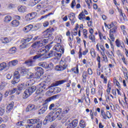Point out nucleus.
Segmentation results:
<instances>
[{"mask_svg":"<svg viewBox=\"0 0 128 128\" xmlns=\"http://www.w3.org/2000/svg\"><path fill=\"white\" fill-rule=\"evenodd\" d=\"M28 74V69H19L18 70L14 72V78L12 81V84H18L20 80V74L24 76V74Z\"/></svg>","mask_w":128,"mask_h":128,"instance_id":"1","label":"nucleus"},{"mask_svg":"<svg viewBox=\"0 0 128 128\" xmlns=\"http://www.w3.org/2000/svg\"><path fill=\"white\" fill-rule=\"evenodd\" d=\"M26 124V128H42V122L38 118L30 119L27 120Z\"/></svg>","mask_w":128,"mask_h":128,"instance_id":"2","label":"nucleus"},{"mask_svg":"<svg viewBox=\"0 0 128 128\" xmlns=\"http://www.w3.org/2000/svg\"><path fill=\"white\" fill-rule=\"evenodd\" d=\"M38 52L36 54L33 56V60H46V56H44V54L46 52V48H41L38 50Z\"/></svg>","mask_w":128,"mask_h":128,"instance_id":"3","label":"nucleus"},{"mask_svg":"<svg viewBox=\"0 0 128 128\" xmlns=\"http://www.w3.org/2000/svg\"><path fill=\"white\" fill-rule=\"evenodd\" d=\"M105 26H106L110 30V34H116L118 32V26H116V22H112V24H106L104 23ZM111 28V29H110Z\"/></svg>","mask_w":128,"mask_h":128,"instance_id":"4","label":"nucleus"},{"mask_svg":"<svg viewBox=\"0 0 128 128\" xmlns=\"http://www.w3.org/2000/svg\"><path fill=\"white\" fill-rule=\"evenodd\" d=\"M36 90V86H34L28 88L25 90L24 94H23L24 98H28V96H30V94H32V93L34 92Z\"/></svg>","mask_w":128,"mask_h":128,"instance_id":"5","label":"nucleus"},{"mask_svg":"<svg viewBox=\"0 0 128 128\" xmlns=\"http://www.w3.org/2000/svg\"><path fill=\"white\" fill-rule=\"evenodd\" d=\"M54 31V28H48L44 32V36L46 38H48L49 40L51 41L54 40V37L52 36V32Z\"/></svg>","mask_w":128,"mask_h":128,"instance_id":"6","label":"nucleus"},{"mask_svg":"<svg viewBox=\"0 0 128 128\" xmlns=\"http://www.w3.org/2000/svg\"><path fill=\"white\" fill-rule=\"evenodd\" d=\"M62 108H58L54 112H52L54 118H57L58 120H60L64 116V114L62 112Z\"/></svg>","mask_w":128,"mask_h":128,"instance_id":"7","label":"nucleus"},{"mask_svg":"<svg viewBox=\"0 0 128 128\" xmlns=\"http://www.w3.org/2000/svg\"><path fill=\"white\" fill-rule=\"evenodd\" d=\"M56 118L54 117V113H52V112H50L44 121V124H46V122H54Z\"/></svg>","mask_w":128,"mask_h":128,"instance_id":"8","label":"nucleus"},{"mask_svg":"<svg viewBox=\"0 0 128 128\" xmlns=\"http://www.w3.org/2000/svg\"><path fill=\"white\" fill-rule=\"evenodd\" d=\"M37 88H38V90L36 92V94H40V92H42L44 90H46L48 88H46V86L44 84V82H42L37 86Z\"/></svg>","mask_w":128,"mask_h":128,"instance_id":"9","label":"nucleus"},{"mask_svg":"<svg viewBox=\"0 0 128 128\" xmlns=\"http://www.w3.org/2000/svg\"><path fill=\"white\" fill-rule=\"evenodd\" d=\"M53 50H56L58 52H62L64 54V46H62L60 44H56Z\"/></svg>","mask_w":128,"mask_h":128,"instance_id":"10","label":"nucleus"},{"mask_svg":"<svg viewBox=\"0 0 128 128\" xmlns=\"http://www.w3.org/2000/svg\"><path fill=\"white\" fill-rule=\"evenodd\" d=\"M68 82V80L66 79L56 81L55 82V83H53L51 85V86H49L48 87V88H50L54 87V86H60V84H64V82Z\"/></svg>","mask_w":128,"mask_h":128,"instance_id":"11","label":"nucleus"},{"mask_svg":"<svg viewBox=\"0 0 128 128\" xmlns=\"http://www.w3.org/2000/svg\"><path fill=\"white\" fill-rule=\"evenodd\" d=\"M38 14L36 12H33L30 14H28L25 18L28 21L32 20H34L36 16Z\"/></svg>","mask_w":128,"mask_h":128,"instance_id":"12","label":"nucleus"},{"mask_svg":"<svg viewBox=\"0 0 128 128\" xmlns=\"http://www.w3.org/2000/svg\"><path fill=\"white\" fill-rule=\"evenodd\" d=\"M36 70V76H41L44 74V70L40 67H36L35 68Z\"/></svg>","mask_w":128,"mask_h":128,"instance_id":"13","label":"nucleus"},{"mask_svg":"<svg viewBox=\"0 0 128 128\" xmlns=\"http://www.w3.org/2000/svg\"><path fill=\"white\" fill-rule=\"evenodd\" d=\"M116 46L117 48H124V44L123 42H120V39H116L115 42Z\"/></svg>","mask_w":128,"mask_h":128,"instance_id":"14","label":"nucleus"},{"mask_svg":"<svg viewBox=\"0 0 128 128\" xmlns=\"http://www.w3.org/2000/svg\"><path fill=\"white\" fill-rule=\"evenodd\" d=\"M48 40L44 39L38 42L37 44L38 46V47L39 46L40 48L41 46H46V44H48Z\"/></svg>","mask_w":128,"mask_h":128,"instance_id":"15","label":"nucleus"},{"mask_svg":"<svg viewBox=\"0 0 128 128\" xmlns=\"http://www.w3.org/2000/svg\"><path fill=\"white\" fill-rule=\"evenodd\" d=\"M60 64L62 66H63V68L65 67L66 68H68V64H66V58H62V59L60 61Z\"/></svg>","mask_w":128,"mask_h":128,"instance_id":"16","label":"nucleus"},{"mask_svg":"<svg viewBox=\"0 0 128 128\" xmlns=\"http://www.w3.org/2000/svg\"><path fill=\"white\" fill-rule=\"evenodd\" d=\"M34 61L32 60H28L24 62L25 64L28 66H34Z\"/></svg>","mask_w":128,"mask_h":128,"instance_id":"17","label":"nucleus"},{"mask_svg":"<svg viewBox=\"0 0 128 128\" xmlns=\"http://www.w3.org/2000/svg\"><path fill=\"white\" fill-rule=\"evenodd\" d=\"M32 28H34L32 24H29L23 28V31L24 32H28L32 30Z\"/></svg>","mask_w":128,"mask_h":128,"instance_id":"18","label":"nucleus"},{"mask_svg":"<svg viewBox=\"0 0 128 128\" xmlns=\"http://www.w3.org/2000/svg\"><path fill=\"white\" fill-rule=\"evenodd\" d=\"M82 82L83 84L86 82V78H88V72H84L82 73Z\"/></svg>","mask_w":128,"mask_h":128,"instance_id":"19","label":"nucleus"},{"mask_svg":"<svg viewBox=\"0 0 128 128\" xmlns=\"http://www.w3.org/2000/svg\"><path fill=\"white\" fill-rule=\"evenodd\" d=\"M12 17L8 15L4 18V22H6V24H8V22H12Z\"/></svg>","mask_w":128,"mask_h":128,"instance_id":"20","label":"nucleus"},{"mask_svg":"<svg viewBox=\"0 0 128 128\" xmlns=\"http://www.w3.org/2000/svg\"><path fill=\"white\" fill-rule=\"evenodd\" d=\"M11 26H13V28H17V26H20V21L16 20H13L11 22Z\"/></svg>","mask_w":128,"mask_h":128,"instance_id":"21","label":"nucleus"},{"mask_svg":"<svg viewBox=\"0 0 128 128\" xmlns=\"http://www.w3.org/2000/svg\"><path fill=\"white\" fill-rule=\"evenodd\" d=\"M30 46V43H26L24 40H22V44L20 45L22 48H28Z\"/></svg>","mask_w":128,"mask_h":128,"instance_id":"22","label":"nucleus"},{"mask_svg":"<svg viewBox=\"0 0 128 128\" xmlns=\"http://www.w3.org/2000/svg\"><path fill=\"white\" fill-rule=\"evenodd\" d=\"M13 108H14V102H12L6 107V112H10V110H12Z\"/></svg>","mask_w":128,"mask_h":128,"instance_id":"23","label":"nucleus"},{"mask_svg":"<svg viewBox=\"0 0 128 128\" xmlns=\"http://www.w3.org/2000/svg\"><path fill=\"white\" fill-rule=\"evenodd\" d=\"M62 36L60 35H58L56 36L54 39V42L57 44H60L62 42Z\"/></svg>","mask_w":128,"mask_h":128,"instance_id":"24","label":"nucleus"},{"mask_svg":"<svg viewBox=\"0 0 128 128\" xmlns=\"http://www.w3.org/2000/svg\"><path fill=\"white\" fill-rule=\"evenodd\" d=\"M36 110L34 105L30 104L26 108V112H31V110Z\"/></svg>","mask_w":128,"mask_h":128,"instance_id":"25","label":"nucleus"},{"mask_svg":"<svg viewBox=\"0 0 128 128\" xmlns=\"http://www.w3.org/2000/svg\"><path fill=\"white\" fill-rule=\"evenodd\" d=\"M55 70L57 72H60V70H64L66 67L62 66V65H58L55 67Z\"/></svg>","mask_w":128,"mask_h":128,"instance_id":"26","label":"nucleus"},{"mask_svg":"<svg viewBox=\"0 0 128 128\" xmlns=\"http://www.w3.org/2000/svg\"><path fill=\"white\" fill-rule=\"evenodd\" d=\"M68 18L70 20H76V14H74V12H70L68 14Z\"/></svg>","mask_w":128,"mask_h":128,"instance_id":"27","label":"nucleus"},{"mask_svg":"<svg viewBox=\"0 0 128 128\" xmlns=\"http://www.w3.org/2000/svg\"><path fill=\"white\" fill-rule=\"evenodd\" d=\"M46 110H48V107L46 106H44L38 110V114H44V112Z\"/></svg>","mask_w":128,"mask_h":128,"instance_id":"28","label":"nucleus"},{"mask_svg":"<svg viewBox=\"0 0 128 128\" xmlns=\"http://www.w3.org/2000/svg\"><path fill=\"white\" fill-rule=\"evenodd\" d=\"M26 86H24V84H20L16 88V89H17V90L18 92V90L20 91V90H26Z\"/></svg>","mask_w":128,"mask_h":128,"instance_id":"29","label":"nucleus"},{"mask_svg":"<svg viewBox=\"0 0 128 128\" xmlns=\"http://www.w3.org/2000/svg\"><path fill=\"white\" fill-rule=\"evenodd\" d=\"M78 18L80 20H82L84 18H86V14L84 12H81L78 16Z\"/></svg>","mask_w":128,"mask_h":128,"instance_id":"30","label":"nucleus"},{"mask_svg":"<svg viewBox=\"0 0 128 128\" xmlns=\"http://www.w3.org/2000/svg\"><path fill=\"white\" fill-rule=\"evenodd\" d=\"M18 10L20 12H26V6H21L18 8Z\"/></svg>","mask_w":128,"mask_h":128,"instance_id":"31","label":"nucleus"},{"mask_svg":"<svg viewBox=\"0 0 128 128\" xmlns=\"http://www.w3.org/2000/svg\"><path fill=\"white\" fill-rule=\"evenodd\" d=\"M7 67L8 65L6 64V63L3 62L0 64V70H4Z\"/></svg>","mask_w":128,"mask_h":128,"instance_id":"32","label":"nucleus"},{"mask_svg":"<svg viewBox=\"0 0 128 128\" xmlns=\"http://www.w3.org/2000/svg\"><path fill=\"white\" fill-rule=\"evenodd\" d=\"M38 66H42V68H48V64H46V62H40Z\"/></svg>","mask_w":128,"mask_h":128,"instance_id":"33","label":"nucleus"},{"mask_svg":"<svg viewBox=\"0 0 128 128\" xmlns=\"http://www.w3.org/2000/svg\"><path fill=\"white\" fill-rule=\"evenodd\" d=\"M71 72H72L74 74H78V67L77 66L76 67H74L71 69Z\"/></svg>","mask_w":128,"mask_h":128,"instance_id":"34","label":"nucleus"},{"mask_svg":"<svg viewBox=\"0 0 128 128\" xmlns=\"http://www.w3.org/2000/svg\"><path fill=\"white\" fill-rule=\"evenodd\" d=\"M60 90H62V89H60V88L58 87L54 88L53 90L54 94H58L59 92H60Z\"/></svg>","mask_w":128,"mask_h":128,"instance_id":"35","label":"nucleus"},{"mask_svg":"<svg viewBox=\"0 0 128 128\" xmlns=\"http://www.w3.org/2000/svg\"><path fill=\"white\" fill-rule=\"evenodd\" d=\"M80 128H86V122L83 120H82L80 122Z\"/></svg>","mask_w":128,"mask_h":128,"instance_id":"36","label":"nucleus"},{"mask_svg":"<svg viewBox=\"0 0 128 128\" xmlns=\"http://www.w3.org/2000/svg\"><path fill=\"white\" fill-rule=\"evenodd\" d=\"M90 54L92 56V58H96V51L94 50V48H91L90 49Z\"/></svg>","mask_w":128,"mask_h":128,"instance_id":"37","label":"nucleus"},{"mask_svg":"<svg viewBox=\"0 0 128 128\" xmlns=\"http://www.w3.org/2000/svg\"><path fill=\"white\" fill-rule=\"evenodd\" d=\"M18 60H12L9 62V66H16V64H18Z\"/></svg>","mask_w":128,"mask_h":128,"instance_id":"38","label":"nucleus"},{"mask_svg":"<svg viewBox=\"0 0 128 128\" xmlns=\"http://www.w3.org/2000/svg\"><path fill=\"white\" fill-rule=\"evenodd\" d=\"M52 14H54V12H50L48 13V14L42 16L40 18V20H43V18H46L48 16H52Z\"/></svg>","mask_w":128,"mask_h":128,"instance_id":"39","label":"nucleus"},{"mask_svg":"<svg viewBox=\"0 0 128 128\" xmlns=\"http://www.w3.org/2000/svg\"><path fill=\"white\" fill-rule=\"evenodd\" d=\"M68 112H70V108L68 106H66L64 109L62 114H63V116H64V114H68Z\"/></svg>","mask_w":128,"mask_h":128,"instance_id":"40","label":"nucleus"},{"mask_svg":"<svg viewBox=\"0 0 128 128\" xmlns=\"http://www.w3.org/2000/svg\"><path fill=\"white\" fill-rule=\"evenodd\" d=\"M16 48L14 47H13L9 50V54H16Z\"/></svg>","mask_w":128,"mask_h":128,"instance_id":"41","label":"nucleus"},{"mask_svg":"<svg viewBox=\"0 0 128 128\" xmlns=\"http://www.w3.org/2000/svg\"><path fill=\"white\" fill-rule=\"evenodd\" d=\"M101 114L104 120H106L107 118V116L106 114V112H104V110H101Z\"/></svg>","mask_w":128,"mask_h":128,"instance_id":"42","label":"nucleus"},{"mask_svg":"<svg viewBox=\"0 0 128 128\" xmlns=\"http://www.w3.org/2000/svg\"><path fill=\"white\" fill-rule=\"evenodd\" d=\"M28 50H30V54H36V50L34 48H30L28 49Z\"/></svg>","mask_w":128,"mask_h":128,"instance_id":"43","label":"nucleus"},{"mask_svg":"<svg viewBox=\"0 0 128 128\" xmlns=\"http://www.w3.org/2000/svg\"><path fill=\"white\" fill-rule=\"evenodd\" d=\"M89 39L92 40V42H96V38L94 37V35L90 34L89 36Z\"/></svg>","mask_w":128,"mask_h":128,"instance_id":"44","label":"nucleus"},{"mask_svg":"<svg viewBox=\"0 0 128 128\" xmlns=\"http://www.w3.org/2000/svg\"><path fill=\"white\" fill-rule=\"evenodd\" d=\"M78 121L76 120H74L72 122V123H71L72 125V126H74V128H76V126H78Z\"/></svg>","mask_w":128,"mask_h":128,"instance_id":"45","label":"nucleus"},{"mask_svg":"<svg viewBox=\"0 0 128 128\" xmlns=\"http://www.w3.org/2000/svg\"><path fill=\"white\" fill-rule=\"evenodd\" d=\"M6 112L4 107H0V116H3Z\"/></svg>","mask_w":128,"mask_h":128,"instance_id":"46","label":"nucleus"},{"mask_svg":"<svg viewBox=\"0 0 128 128\" xmlns=\"http://www.w3.org/2000/svg\"><path fill=\"white\" fill-rule=\"evenodd\" d=\"M27 78H34V74L29 72H28V74H27V76H26Z\"/></svg>","mask_w":128,"mask_h":128,"instance_id":"47","label":"nucleus"},{"mask_svg":"<svg viewBox=\"0 0 128 128\" xmlns=\"http://www.w3.org/2000/svg\"><path fill=\"white\" fill-rule=\"evenodd\" d=\"M42 26V25L41 24H38L34 26V28L36 30H40Z\"/></svg>","mask_w":128,"mask_h":128,"instance_id":"48","label":"nucleus"},{"mask_svg":"<svg viewBox=\"0 0 128 128\" xmlns=\"http://www.w3.org/2000/svg\"><path fill=\"white\" fill-rule=\"evenodd\" d=\"M48 70H52L54 68V64L50 63L49 64H47V68Z\"/></svg>","mask_w":128,"mask_h":128,"instance_id":"49","label":"nucleus"},{"mask_svg":"<svg viewBox=\"0 0 128 128\" xmlns=\"http://www.w3.org/2000/svg\"><path fill=\"white\" fill-rule=\"evenodd\" d=\"M16 91L18 92V89L16 88H14L13 89L9 90L10 94H14Z\"/></svg>","mask_w":128,"mask_h":128,"instance_id":"50","label":"nucleus"},{"mask_svg":"<svg viewBox=\"0 0 128 128\" xmlns=\"http://www.w3.org/2000/svg\"><path fill=\"white\" fill-rule=\"evenodd\" d=\"M62 52H55L54 53V56H56V58H60V56H62Z\"/></svg>","mask_w":128,"mask_h":128,"instance_id":"51","label":"nucleus"},{"mask_svg":"<svg viewBox=\"0 0 128 128\" xmlns=\"http://www.w3.org/2000/svg\"><path fill=\"white\" fill-rule=\"evenodd\" d=\"M98 34L100 40H102V38H104V40H106V36H104L102 32H99Z\"/></svg>","mask_w":128,"mask_h":128,"instance_id":"52","label":"nucleus"},{"mask_svg":"<svg viewBox=\"0 0 128 128\" xmlns=\"http://www.w3.org/2000/svg\"><path fill=\"white\" fill-rule=\"evenodd\" d=\"M102 56V58L104 62H108V57L106 55V53H101Z\"/></svg>","mask_w":128,"mask_h":128,"instance_id":"53","label":"nucleus"},{"mask_svg":"<svg viewBox=\"0 0 128 128\" xmlns=\"http://www.w3.org/2000/svg\"><path fill=\"white\" fill-rule=\"evenodd\" d=\"M54 52L50 50L48 54V58H52L54 56Z\"/></svg>","mask_w":128,"mask_h":128,"instance_id":"54","label":"nucleus"},{"mask_svg":"<svg viewBox=\"0 0 128 128\" xmlns=\"http://www.w3.org/2000/svg\"><path fill=\"white\" fill-rule=\"evenodd\" d=\"M100 50H102L100 52V54H104L105 53L104 50H106V49L104 48V46H102V44H100Z\"/></svg>","mask_w":128,"mask_h":128,"instance_id":"55","label":"nucleus"},{"mask_svg":"<svg viewBox=\"0 0 128 128\" xmlns=\"http://www.w3.org/2000/svg\"><path fill=\"white\" fill-rule=\"evenodd\" d=\"M83 34L84 36V38H88V31L84 29L83 30Z\"/></svg>","mask_w":128,"mask_h":128,"instance_id":"56","label":"nucleus"},{"mask_svg":"<svg viewBox=\"0 0 128 128\" xmlns=\"http://www.w3.org/2000/svg\"><path fill=\"white\" fill-rule=\"evenodd\" d=\"M114 34H112V33H110L109 36H110V40L112 41V42H114Z\"/></svg>","mask_w":128,"mask_h":128,"instance_id":"57","label":"nucleus"},{"mask_svg":"<svg viewBox=\"0 0 128 128\" xmlns=\"http://www.w3.org/2000/svg\"><path fill=\"white\" fill-rule=\"evenodd\" d=\"M76 0H73L71 3L72 8H74L76 6Z\"/></svg>","mask_w":128,"mask_h":128,"instance_id":"58","label":"nucleus"},{"mask_svg":"<svg viewBox=\"0 0 128 128\" xmlns=\"http://www.w3.org/2000/svg\"><path fill=\"white\" fill-rule=\"evenodd\" d=\"M33 48H36L38 47V42H35L34 43L32 46H31Z\"/></svg>","mask_w":128,"mask_h":128,"instance_id":"59","label":"nucleus"},{"mask_svg":"<svg viewBox=\"0 0 128 128\" xmlns=\"http://www.w3.org/2000/svg\"><path fill=\"white\" fill-rule=\"evenodd\" d=\"M2 42V44H8V42H10V40H8V38H4Z\"/></svg>","mask_w":128,"mask_h":128,"instance_id":"60","label":"nucleus"},{"mask_svg":"<svg viewBox=\"0 0 128 128\" xmlns=\"http://www.w3.org/2000/svg\"><path fill=\"white\" fill-rule=\"evenodd\" d=\"M106 114L108 118H112V114H110V112L107 111Z\"/></svg>","mask_w":128,"mask_h":128,"instance_id":"61","label":"nucleus"},{"mask_svg":"<svg viewBox=\"0 0 128 128\" xmlns=\"http://www.w3.org/2000/svg\"><path fill=\"white\" fill-rule=\"evenodd\" d=\"M60 98V94H56V95H54L53 96H52V98L53 100H56V98Z\"/></svg>","mask_w":128,"mask_h":128,"instance_id":"62","label":"nucleus"},{"mask_svg":"<svg viewBox=\"0 0 128 128\" xmlns=\"http://www.w3.org/2000/svg\"><path fill=\"white\" fill-rule=\"evenodd\" d=\"M88 74H90V76H92V69L90 68H88Z\"/></svg>","mask_w":128,"mask_h":128,"instance_id":"63","label":"nucleus"},{"mask_svg":"<svg viewBox=\"0 0 128 128\" xmlns=\"http://www.w3.org/2000/svg\"><path fill=\"white\" fill-rule=\"evenodd\" d=\"M91 94H96V88H92L91 89Z\"/></svg>","mask_w":128,"mask_h":128,"instance_id":"64","label":"nucleus"}]
</instances>
